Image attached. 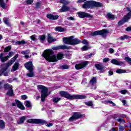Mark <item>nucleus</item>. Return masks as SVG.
I'll use <instances>...</instances> for the list:
<instances>
[{
    "label": "nucleus",
    "mask_w": 131,
    "mask_h": 131,
    "mask_svg": "<svg viewBox=\"0 0 131 131\" xmlns=\"http://www.w3.org/2000/svg\"><path fill=\"white\" fill-rule=\"evenodd\" d=\"M67 19H68V20H74V18H73V17H68Z\"/></svg>",
    "instance_id": "obj_61"
},
{
    "label": "nucleus",
    "mask_w": 131,
    "mask_h": 131,
    "mask_svg": "<svg viewBox=\"0 0 131 131\" xmlns=\"http://www.w3.org/2000/svg\"><path fill=\"white\" fill-rule=\"evenodd\" d=\"M61 69L64 70V69H68L69 68V67L67 65H63L61 67Z\"/></svg>",
    "instance_id": "obj_50"
},
{
    "label": "nucleus",
    "mask_w": 131,
    "mask_h": 131,
    "mask_svg": "<svg viewBox=\"0 0 131 131\" xmlns=\"http://www.w3.org/2000/svg\"><path fill=\"white\" fill-rule=\"evenodd\" d=\"M90 63V61H85L81 62L80 64H77L75 65V68L77 70H79V69H82L84 67H86L88 66Z\"/></svg>",
    "instance_id": "obj_11"
},
{
    "label": "nucleus",
    "mask_w": 131,
    "mask_h": 131,
    "mask_svg": "<svg viewBox=\"0 0 131 131\" xmlns=\"http://www.w3.org/2000/svg\"><path fill=\"white\" fill-rule=\"evenodd\" d=\"M18 57H19V55L16 54L14 57L11 58V60H9L7 63H5L6 68H4L1 70V72L3 73L4 76H9V71H7V70L10 66H11V65L14 64V62L16 61Z\"/></svg>",
    "instance_id": "obj_4"
},
{
    "label": "nucleus",
    "mask_w": 131,
    "mask_h": 131,
    "mask_svg": "<svg viewBox=\"0 0 131 131\" xmlns=\"http://www.w3.org/2000/svg\"><path fill=\"white\" fill-rule=\"evenodd\" d=\"M21 99L23 100H26V99H27V96L25 95H23L21 96Z\"/></svg>",
    "instance_id": "obj_55"
},
{
    "label": "nucleus",
    "mask_w": 131,
    "mask_h": 131,
    "mask_svg": "<svg viewBox=\"0 0 131 131\" xmlns=\"http://www.w3.org/2000/svg\"><path fill=\"white\" fill-rule=\"evenodd\" d=\"M42 56L48 62H57L58 59L61 60L64 58V55L61 53H58L56 57V55H54L53 50L51 49L47 50L43 53Z\"/></svg>",
    "instance_id": "obj_1"
},
{
    "label": "nucleus",
    "mask_w": 131,
    "mask_h": 131,
    "mask_svg": "<svg viewBox=\"0 0 131 131\" xmlns=\"http://www.w3.org/2000/svg\"><path fill=\"white\" fill-rule=\"evenodd\" d=\"M26 43V41L24 40H22L21 41H17L15 42V45H25Z\"/></svg>",
    "instance_id": "obj_31"
},
{
    "label": "nucleus",
    "mask_w": 131,
    "mask_h": 131,
    "mask_svg": "<svg viewBox=\"0 0 131 131\" xmlns=\"http://www.w3.org/2000/svg\"><path fill=\"white\" fill-rule=\"evenodd\" d=\"M71 47L70 46H67L66 45H60L57 47H53L52 50L54 51H58V50H70Z\"/></svg>",
    "instance_id": "obj_12"
},
{
    "label": "nucleus",
    "mask_w": 131,
    "mask_h": 131,
    "mask_svg": "<svg viewBox=\"0 0 131 131\" xmlns=\"http://www.w3.org/2000/svg\"><path fill=\"white\" fill-rule=\"evenodd\" d=\"M128 36L127 35H124L122 36H121L119 38V39H120V40H124V39H127V38H128Z\"/></svg>",
    "instance_id": "obj_36"
},
{
    "label": "nucleus",
    "mask_w": 131,
    "mask_h": 131,
    "mask_svg": "<svg viewBox=\"0 0 131 131\" xmlns=\"http://www.w3.org/2000/svg\"><path fill=\"white\" fill-rule=\"evenodd\" d=\"M6 95L7 96H9V97H13L14 96V92L13 91V89L11 88V89H9L8 91L7 92Z\"/></svg>",
    "instance_id": "obj_26"
},
{
    "label": "nucleus",
    "mask_w": 131,
    "mask_h": 131,
    "mask_svg": "<svg viewBox=\"0 0 131 131\" xmlns=\"http://www.w3.org/2000/svg\"><path fill=\"white\" fill-rule=\"evenodd\" d=\"M7 81H8V82H13V79H8L7 80Z\"/></svg>",
    "instance_id": "obj_60"
},
{
    "label": "nucleus",
    "mask_w": 131,
    "mask_h": 131,
    "mask_svg": "<svg viewBox=\"0 0 131 131\" xmlns=\"http://www.w3.org/2000/svg\"><path fill=\"white\" fill-rule=\"evenodd\" d=\"M64 24H65L66 25H68V26H71V25H72V23L69 22V21H68V20H66V21H64Z\"/></svg>",
    "instance_id": "obj_45"
},
{
    "label": "nucleus",
    "mask_w": 131,
    "mask_h": 131,
    "mask_svg": "<svg viewBox=\"0 0 131 131\" xmlns=\"http://www.w3.org/2000/svg\"><path fill=\"white\" fill-rule=\"evenodd\" d=\"M94 55H95V54L94 53H91L89 55H86L85 56V59H90V58H92V56H94Z\"/></svg>",
    "instance_id": "obj_42"
},
{
    "label": "nucleus",
    "mask_w": 131,
    "mask_h": 131,
    "mask_svg": "<svg viewBox=\"0 0 131 131\" xmlns=\"http://www.w3.org/2000/svg\"><path fill=\"white\" fill-rule=\"evenodd\" d=\"M21 54H22V55H29L30 51L29 50L23 51L21 52Z\"/></svg>",
    "instance_id": "obj_38"
},
{
    "label": "nucleus",
    "mask_w": 131,
    "mask_h": 131,
    "mask_svg": "<svg viewBox=\"0 0 131 131\" xmlns=\"http://www.w3.org/2000/svg\"><path fill=\"white\" fill-rule=\"evenodd\" d=\"M103 61L104 63H107L109 61V58H104Z\"/></svg>",
    "instance_id": "obj_58"
},
{
    "label": "nucleus",
    "mask_w": 131,
    "mask_h": 131,
    "mask_svg": "<svg viewBox=\"0 0 131 131\" xmlns=\"http://www.w3.org/2000/svg\"><path fill=\"white\" fill-rule=\"evenodd\" d=\"M30 73L27 74V76L28 77H33L34 76V73H33V70H30Z\"/></svg>",
    "instance_id": "obj_28"
},
{
    "label": "nucleus",
    "mask_w": 131,
    "mask_h": 131,
    "mask_svg": "<svg viewBox=\"0 0 131 131\" xmlns=\"http://www.w3.org/2000/svg\"><path fill=\"white\" fill-rule=\"evenodd\" d=\"M26 106L28 108L31 107V103L29 101H26Z\"/></svg>",
    "instance_id": "obj_41"
},
{
    "label": "nucleus",
    "mask_w": 131,
    "mask_h": 131,
    "mask_svg": "<svg viewBox=\"0 0 131 131\" xmlns=\"http://www.w3.org/2000/svg\"><path fill=\"white\" fill-rule=\"evenodd\" d=\"M103 4L94 1H86L82 5L83 9H92L93 8H102Z\"/></svg>",
    "instance_id": "obj_3"
},
{
    "label": "nucleus",
    "mask_w": 131,
    "mask_h": 131,
    "mask_svg": "<svg viewBox=\"0 0 131 131\" xmlns=\"http://www.w3.org/2000/svg\"><path fill=\"white\" fill-rule=\"evenodd\" d=\"M60 100H61L60 98L55 97L53 98V102H54V103H57L58 102H59V101H60Z\"/></svg>",
    "instance_id": "obj_37"
},
{
    "label": "nucleus",
    "mask_w": 131,
    "mask_h": 131,
    "mask_svg": "<svg viewBox=\"0 0 131 131\" xmlns=\"http://www.w3.org/2000/svg\"><path fill=\"white\" fill-rule=\"evenodd\" d=\"M48 19L50 20H57L59 18V15H54L52 14H48L47 15Z\"/></svg>",
    "instance_id": "obj_18"
},
{
    "label": "nucleus",
    "mask_w": 131,
    "mask_h": 131,
    "mask_svg": "<svg viewBox=\"0 0 131 131\" xmlns=\"http://www.w3.org/2000/svg\"><path fill=\"white\" fill-rule=\"evenodd\" d=\"M60 4H63V5H68V1L67 0H60Z\"/></svg>",
    "instance_id": "obj_40"
},
{
    "label": "nucleus",
    "mask_w": 131,
    "mask_h": 131,
    "mask_svg": "<svg viewBox=\"0 0 131 131\" xmlns=\"http://www.w3.org/2000/svg\"><path fill=\"white\" fill-rule=\"evenodd\" d=\"M126 10L129 12L127 14V15L126 16H125L124 17V18H123V20H120L118 22V26H120L121 25H123V24H124V23H125V22H127V21H128V20H129V19H130V17H131V9H130V8L127 7V8H126Z\"/></svg>",
    "instance_id": "obj_8"
},
{
    "label": "nucleus",
    "mask_w": 131,
    "mask_h": 131,
    "mask_svg": "<svg viewBox=\"0 0 131 131\" xmlns=\"http://www.w3.org/2000/svg\"><path fill=\"white\" fill-rule=\"evenodd\" d=\"M39 39H40L41 41H43V40L46 39V36H45V35L39 36Z\"/></svg>",
    "instance_id": "obj_39"
},
{
    "label": "nucleus",
    "mask_w": 131,
    "mask_h": 131,
    "mask_svg": "<svg viewBox=\"0 0 131 131\" xmlns=\"http://www.w3.org/2000/svg\"><path fill=\"white\" fill-rule=\"evenodd\" d=\"M4 89H5V90H11V89H12L13 86L10 84H9L8 83H6L5 84H4Z\"/></svg>",
    "instance_id": "obj_27"
},
{
    "label": "nucleus",
    "mask_w": 131,
    "mask_h": 131,
    "mask_svg": "<svg viewBox=\"0 0 131 131\" xmlns=\"http://www.w3.org/2000/svg\"><path fill=\"white\" fill-rule=\"evenodd\" d=\"M78 15L79 18H85V17L86 18H92V16L91 14L88 13H85L84 12H79L78 13Z\"/></svg>",
    "instance_id": "obj_14"
},
{
    "label": "nucleus",
    "mask_w": 131,
    "mask_h": 131,
    "mask_svg": "<svg viewBox=\"0 0 131 131\" xmlns=\"http://www.w3.org/2000/svg\"><path fill=\"white\" fill-rule=\"evenodd\" d=\"M37 89L39 91H40L41 93V102H45L46 100V98L49 96V94H48V92L49 90H48V88L43 85H37Z\"/></svg>",
    "instance_id": "obj_5"
},
{
    "label": "nucleus",
    "mask_w": 131,
    "mask_h": 131,
    "mask_svg": "<svg viewBox=\"0 0 131 131\" xmlns=\"http://www.w3.org/2000/svg\"><path fill=\"white\" fill-rule=\"evenodd\" d=\"M84 2V0H78L77 3H83Z\"/></svg>",
    "instance_id": "obj_64"
},
{
    "label": "nucleus",
    "mask_w": 131,
    "mask_h": 131,
    "mask_svg": "<svg viewBox=\"0 0 131 131\" xmlns=\"http://www.w3.org/2000/svg\"><path fill=\"white\" fill-rule=\"evenodd\" d=\"M105 104H111L112 106H116V104H115L114 102L113 101H111L110 100H105Z\"/></svg>",
    "instance_id": "obj_35"
},
{
    "label": "nucleus",
    "mask_w": 131,
    "mask_h": 131,
    "mask_svg": "<svg viewBox=\"0 0 131 131\" xmlns=\"http://www.w3.org/2000/svg\"><path fill=\"white\" fill-rule=\"evenodd\" d=\"M95 67L96 69H97V70L102 71L104 69V66H103V64H102L101 63L96 64Z\"/></svg>",
    "instance_id": "obj_22"
},
{
    "label": "nucleus",
    "mask_w": 131,
    "mask_h": 131,
    "mask_svg": "<svg viewBox=\"0 0 131 131\" xmlns=\"http://www.w3.org/2000/svg\"><path fill=\"white\" fill-rule=\"evenodd\" d=\"M55 30H56V31H58L59 32H63V31H65V29H64V28L56 27Z\"/></svg>",
    "instance_id": "obj_29"
},
{
    "label": "nucleus",
    "mask_w": 131,
    "mask_h": 131,
    "mask_svg": "<svg viewBox=\"0 0 131 131\" xmlns=\"http://www.w3.org/2000/svg\"><path fill=\"white\" fill-rule=\"evenodd\" d=\"M120 92L122 95H125V94H126V93H127V91L126 90H121V91H120Z\"/></svg>",
    "instance_id": "obj_51"
},
{
    "label": "nucleus",
    "mask_w": 131,
    "mask_h": 131,
    "mask_svg": "<svg viewBox=\"0 0 131 131\" xmlns=\"http://www.w3.org/2000/svg\"><path fill=\"white\" fill-rule=\"evenodd\" d=\"M111 62L112 64H114V65H117L118 66H121L124 64V62L122 61H119L115 59H113Z\"/></svg>",
    "instance_id": "obj_16"
},
{
    "label": "nucleus",
    "mask_w": 131,
    "mask_h": 131,
    "mask_svg": "<svg viewBox=\"0 0 131 131\" xmlns=\"http://www.w3.org/2000/svg\"><path fill=\"white\" fill-rule=\"evenodd\" d=\"M27 122L28 123H36V124H46V126L48 127H50V126H53V123H47V121L41 119H31L28 120Z\"/></svg>",
    "instance_id": "obj_7"
},
{
    "label": "nucleus",
    "mask_w": 131,
    "mask_h": 131,
    "mask_svg": "<svg viewBox=\"0 0 131 131\" xmlns=\"http://www.w3.org/2000/svg\"><path fill=\"white\" fill-rule=\"evenodd\" d=\"M36 9H38V8H40V3L37 2L36 3Z\"/></svg>",
    "instance_id": "obj_52"
},
{
    "label": "nucleus",
    "mask_w": 131,
    "mask_h": 131,
    "mask_svg": "<svg viewBox=\"0 0 131 131\" xmlns=\"http://www.w3.org/2000/svg\"><path fill=\"white\" fill-rule=\"evenodd\" d=\"M96 83H97V78L94 77L93 78L91 79V80L90 81V84L92 85V90H96L97 86L94 85V84H96Z\"/></svg>",
    "instance_id": "obj_13"
},
{
    "label": "nucleus",
    "mask_w": 131,
    "mask_h": 131,
    "mask_svg": "<svg viewBox=\"0 0 131 131\" xmlns=\"http://www.w3.org/2000/svg\"><path fill=\"white\" fill-rule=\"evenodd\" d=\"M82 43H83V45H88V41L85 39H84L82 41Z\"/></svg>",
    "instance_id": "obj_56"
},
{
    "label": "nucleus",
    "mask_w": 131,
    "mask_h": 131,
    "mask_svg": "<svg viewBox=\"0 0 131 131\" xmlns=\"http://www.w3.org/2000/svg\"><path fill=\"white\" fill-rule=\"evenodd\" d=\"M126 31H131V27H128L126 29Z\"/></svg>",
    "instance_id": "obj_62"
},
{
    "label": "nucleus",
    "mask_w": 131,
    "mask_h": 131,
    "mask_svg": "<svg viewBox=\"0 0 131 131\" xmlns=\"http://www.w3.org/2000/svg\"><path fill=\"white\" fill-rule=\"evenodd\" d=\"M85 105L87 106H90L91 107H93V102L89 101L87 102H85Z\"/></svg>",
    "instance_id": "obj_43"
},
{
    "label": "nucleus",
    "mask_w": 131,
    "mask_h": 131,
    "mask_svg": "<svg viewBox=\"0 0 131 131\" xmlns=\"http://www.w3.org/2000/svg\"><path fill=\"white\" fill-rule=\"evenodd\" d=\"M5 125L4 121L0 120V128H5Z\"/></svg>",
    "instance_id": "obj_34"
},
{
    "label": "nucleus",
    "mask_w": 131,
    "mask_h": 131,
    "mask_svg": "<svg viewBox=\"0 0 131 131\" xmlns=\"http://www.w3.org/2000/svg\"><path fill=\"white\" fill-rule=\"evenodd\" d=\"M109 52L111 54H113V53H114V49H112V48H111V49H109Z\"/></svg>",
    "instance_id": "obj_57"
},
{
    "label": "nucleus",
    "mask_w": 131,
    "mask_h": 131,
    "mask_svg": "<svg viewBox=\"0 0 131 131\" xmlns=\"http://www.w3.org/2000/svg\"><path fill=\"white\" fill-rule=\"evenodd\" d=\"M9 59L8 56H4V53H1L0 54V60L2 63H5L6 61H8Z\"/></svg>",
    "instance_id": "obj_17"
},
{
    "label": "nucleus",
    "mask_w": 131,
    "mask_h": 131,
    "mask_svg": "<svg viewBox=\"0 0 131 131\" xmlns=\"http://www.w3.org/2000/svg\"><path fill=\"white\" fill-rule=\"evenodd\" d=\"M0 6L3 9H7L6 4L4 3V0H0Z\"/></svg>",
    "instance_id": "obj_30"
},
{
    "label": "nucleus",
    "mask_w": 131,
    "mask_h": 131,
    "mask_svg": "<svg viewBox=\"0 0 131 131\" xmlns=\"http://www.w3.org/2000/svg\"><path fill=\"white\" fill-rule=\"evenodd\" d=\"M124 130V127L122 126L121 125H119V131Z\"/></svg>",
    "instance_id": "obj_48"
},
{
    "label": "nucleus",
    "mask_w": 131,
    "mask_h": 131,
    "mask_svg": "<svg viewBox=\"0 0 131 131\" xmlns=\"http://www.w3.org/2000/svg\"><path fill=\"white\" fill-rule=\"evenodd\" d=\"M48 41L49 43H51V42H53V41H57V39L52 37L51 36V34H48Z\"/></svg>",
    "instance_id": "obj_21"
},
{
    "label": "nucleus",
    "mask_w": 131,
    "mask_h": 131,
    "mask_svg": "<svg viewBox=\"0 0 131 131\" xmlns=\"http://www.w3.org/2000/svg\"><path fill=\"white\" fill-rule=\"evenodd\" d=\"M108 74H109V75H113V71H110L108 72Z\"/></svg>",
    "instance_id": "obj_63"
},
{
    "label": "nucleus",
    "mask_w": 131,
    "mask_h": 131,
    "mask_svg": "<svg viewBox=\"0 0 131 131\" xmlns=\"http://www.w3.org/2000/svg\"><path fill=\"white\" fill-rule=\"evenodd\" d=\"M63 42L66 45H79L80 43V40H78L77 38H74V36H70L69 38H63Z\"/></svg>",
    "instance_id": "obj_6"
},
{
    "label": "nucleus",
    "mask_w": 131,
    "mask_h": 131,
    "mask_svg": "<svg viewBox=\"0 0 131 131\" xmlns=\"http://www.w3.org/2000/svg\"><path fill=\"white\" fill-rule=\"evenodd\" d=\"M122 102L123 103L124 106L126 105V100H123L122 101Z\"/></svg>",
    "instance_id": "obj_59"
},
{
    "label": "nucleus",
    "mask_w": 131,
    "mask_h": 131,
    "mask_svg": "<svg viewBox=\"0 0 131 131\" xmlns=\"http://www.w3.org/2000/svg\"><path fill=\"white\" fill-rule=\"evenodd\" d=\"M25 67L27 70H33V64L32 61H29L25 63Z\"/></svg>",
    "instance_id": "obj_15"
},
{
    "label": "nucleus",
    "mask_w": 131,
    "mask_h": 131,
    "mask_svg": "<svg viewBox=\"0 0 131 131\" xmlns=\"http://www.w3.org/2000/svg\"><path fill=\"white\" fill-rule=\"evenodd\" d=\"M82 117H83V115L80 114L78 113H75L69 118V121L70 122H72L74 121V120H76V119H78V118H81Z\"/></svg>",
    "instance_id": "obj_10"
},
{
    "label": "nucleus",
    "mask_w": 131,
    "mask_h": 131,
    "mask_svg": "<svg viewBox=\"0 0 131 131\" xmlns=\"http://www.w3.org/2000/svg\"><path fill=\"white\" fill-rule=\"evenodd\" d=\"M107 33H108V30L106 29H103L102 30L100 31H96L91 33V35L92 36H95L97 35H102L103 37H106L107 35Z\"/></svg>",
    "instance_id": "obj_9"
},
{
    "label": "nucleus",
    "mask_w": 131,
    "mask_h": 131,
    "mask_svg": "<svg viewBox=\"0 0 131 131\" xmlns=\"http://www.w3.org/2000/svg\"><path fill=\"white\" fill-rule=\"evenodd\" d=\"M118 122H120V123H121V122H125V121L123 118H119L117 120Z\"/></svg>",
    "instance_id": "obj_44"
},
{
    "label": "nucleus",
    "mask_w": 131,
    "mask_h": 131,
    "mask_svg": "<svg viewBox=\"0 0 131 131\" xmlns=\"http://www.w3.org/2000/svg\"><path fill=\"white\" fill-rule=\"evenodd\" d=\"M26 2L27 5H31L33 3V0H26Z\"/></svg>",
    "instance_id": "obj_46"
},
{
    "label": "nucleus",
    "mask_w": 131,
    "mask_h": 131,
    "mask_svg": "<svg viewBox=\"0 0 131 131\" xmlns=\"http://www.w3.org/2000/svg\"><path fill=\"white\" fill-rule=\"evenodd\" d=\"M70 10V8L66 5H63L61 9H60V13H63L64 12H67Z\"/></svg>",
    "instance_id": "obj_20"
},
{
    "label": "nucleus",
    "mask_w": 131,
    "mask_h": 131,
    "mask_svg": "<svg viewBox=\"0 0 131 131\" xmlns=\"http://www.w3.org/2000/svg\"><path fill=\"white\" fill-rule=\"evenodd\" d=\"M31 39H32V40H35L36 39V38H35V35H33L32 36H31L30 37Z\"/></svg>",
    "instance_id": "obj_53"
},
{
    "label": "nucleus",
    "mask_w": 131,
    "mask_h": 131,
    "mask_svg": "<svg viewBox=\"0 0 131 131\" xmlns=\"http://www.w3.org/2000/svg\"><path fill=\"white\" fill-rule=\"evenodd\" d=\"M116 73L119 74L124 73V71H123V70L118 69L116 71Z\"/></svg>",
    "instance_id": "obj_47"
},
{
    "label": "nucleus",
    "mask_w": 131,
    "mask_h": 131,
    "mask_svg": "<svg viewBox=\"0 0 131 131\" xmlns=\"http://www.w3.org/2000/svg\"><path fill=\"white\" fill-rule=\"evenodd\" d=\"M60 95L61 96V97L69 99V100H76V99L84 100V99L86 98L85 95H70L68 92L65 91H61L60 92Z\"/></svg>",
    "instance_id": "obj_2"
},
{
    "label": "nucleus",
    "mask_w": 131,
    "mask_h": 131,
    "mask_svg": "<svg viewBox=\"0 0 131 131\" xmlns=\"http://www.w3.org/2000/svg\"><path fill=\"white\" fill-rule=\"evenodd\" d=\"M15 103L17 105V106L18 107V108H19V109H21V110H24L25 109V107H24L23 104H22L21 102H20L18 100H15Z\"/></svg>",
    "instance_id": "obj_19"
},
{
    "label": "nucleus",
    "mask_w": 131,
    "mask_h": 131,
    "mask_svg": "<svg viewBox=\"0 0 131 131\" xmlns=\"http://www.w3.org/2000/svg\"><path fill=\"white\" fill-rule=\"evenodd\" d=\"M82 51H86L88 50V47L86 46H83L81 48Z\"/></svg>",
    "instance_id": "obj_54"
},
{
    "label": "nucleus",
    "mask_w": 131,
    "mask_h": 131,
    "mask_svg": "<svg viewBox=\"0 0 131 131\" xmlns=\"http://www.w3.org/2000/svg\"><path fill=\"white\" fill-rule=\"evenodd\" d=\"M11 49H12V47H11V46H9L4 49V52L8 53V52H9V51H11Z\"/></svg>",
    "instance_id": "obj_32"
},
{
    "label": "nucleus",
    "mask_w": 131,
    "mask_h": 131,
    "mask_svg": "<svg viewBox=\"0 0 131 131\" xmlns=\"http://www.w3.org/2000/svg\"><path fill=\"white\" fill-rule=\"evenodd\" d=\"M26 119V116H23L19 118V120L17 121L18 124H22L25 120Z\"/></svg>",
    "instance_id": "obj_25"
},
{
    "label": "nucleus",
    "mask_w": 131,
    "mask_h": 131,
    "mask_svg": "<svg viewBox=\"0 0 131 131\" xmlns=\"http://www.w3.org/2000/svg\"><path fill=\"white\" fill-rule=\"evenodd\" d=\"M19 63L15 62L12 67V71H16V70H18V69H19Z\"/></svg>",
    "instance_id": "obj_24"
},
{
    "label": "nucleus",
    "mask_w": 131,
    "mask_h": 131,
    "mask_svg": "<svg viewBox=\"0 0 131 131\" xmlns=\"http://www.w3.org/2000/svg\"><path fill=\"white\" fill-rule=\"evenodd\" d=\"M9 55H7L9 57V58H11V57H13L14 56V52L11 51L8 54Z\"/></svg>",
    "instance_id": "obj_49"
},
{
    "label": "nucleus",
    "mask_w": 131,
    "mask_h": 131,
    "mask_svg": "<svg viewBox=\"0 0 131 131\" xmlns=\"http://www.w3.org/2000/svg\"><path fill=\"white\" fill-rule=\"evenodd\" d=\"M3 21H4V23H5V24H6V25L10 26V23H9V18L5 17L3 19Z\"/></svg>",
    "instance_id": "obj_33"
},
{
    "label": "nucleus",
    "mask_w": 131,
    "mask_h": 131,
    "mask_svg": "<svg viewBox=\"0 0 131 131\" xmlns=\"http://www.w3.org/2000/svg\"><path fill=\"white\" fill-rule=\"evenodd\" d=\"M106 17L107 19H111V20H114L115 19V15L112 14L111 13H108L106 14Z\"/></svg>",
    "instance_id": "obj_23"
}]
</instances>
